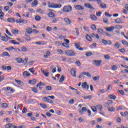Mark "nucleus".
Instances as JSON below:
<instances>
[{"label":"nucleus","mask_w":128,"mask_h":128,"mask_svg":"<svg viewBox=\"0 0 128 128\" xmlns=\"http://www.w3.org/2000/svg\"><path fill=\"white\" fill-rule=\"evenodd\" d=\"M2 72H0V82H2L4 80V76H2Z\"/></svg>","instance_id":"nucleus-29"},{"label":"nucleus","mask_w":128,"mask_h":128,"mask_svg":"<svg viewBox=\"0 0 128 128\" xmlns=\"http://www.w3.org/2000/svg\"><path fill=\"white\" fill-rule=\"evenodd\" d=\"M2 56H8L10 58V55L8 52H2Z\"/></svg>","instance_id":"nucleus-24"},{"label":"nucleus","mask_w":128,"mask_h":128,"mask_svg":"<svg viewBox=\"0 0 128 128\" xmlns=\"http://www.w3.org/2000/svg\"><path fill=\"white\" fill-rule=\"evenodd\" d=\"M116 24H124V22L120 20V18H118L115 20Z\"/></svg>","instance_id":"nucleus-21"},{"label":"nucleus","mask_w":128,"mask_h":128,"mask_svg":"<svg viewBox=\"0 0 128 128\" xmlns=\"http://www.w3.org/2000/svg\"><path fill=\"white\" fill-rule=\"evenodd\" d=\"M108 110H109V112H114L116 110V108H114V107H110L108 108Z\"/></svg>","instance_id":"nucleus-28"},{"label":"nucleus","mask_w":128,"mask_h":128,"mask_svg":"<svg viewBox=\"0 0 128 128\" xmlns=\"http://www.w3.org/2000/svg\"><path fill=\"white\" fill-rule=\"evenodd\" d=\"M91 108L94 112H96V106L91 107Z\"/></svg>","instance_id":"nucleus-48"},{"label":"nucleus","mask_w":128,"mask_h":128,"mask_svg":"<svg viewBox=\"0 0 128 128\" xmlns=\"http://www.w3.org/2000/svg\"><path fill=\"white\" fill-rule=\"evenodd\" d=\"M1 106L2 108H8V104L6 103H2Z\"/></svg>","instance_id":"nucleus-55"},{"label":"nucleus","mask_w":128,"mask_h":128,"mask_svg":"<svg viewBox=\"0 0 128 128\" xmlns=\"http://www.w3.org/2000/svg\"><path fill=\"white\" fill-rule=\"evenodd\" d=\"M40 106L42 108H48V106L46 104H40Z\"/></svg>","instance_id":"nucleus-43"},{"label":"nucleus","mask_w":128,"mask_h":128,"mask_svg":"<svg viewBox=\"0 0 128 128\" xmlns=\"http://www.w3.org/2000/svg\"><path fill=\"white\" fill-rule=\"evenodd\" d=\"M92 80H93L96 81L98 80H100V76H94L92 77Z\"/></svg>","instance_id":"nucleus-44"},{"label":"nucleus","mask_w":128,"mask_h":128,"mask_svg":"<svg viewBox=\"0 0 128 128\" xmlns=\"http://www.w3.org/2000/svg\"><path fill=\"white\" fill-rule=\"evenodd\" d=\"M15 60H16V62L18 63V64H22V62H24V60H22V58H17L15 59Z\"/></svg>","instance_id":"nucleus-18"},{"label":"nucleus","mask_w":128,"mask_h":128,"mask_svg":"<svg viewBox=\"0 0 128 128\" xmlns=\"http://www.w3.org/2000/svg\"><path fill=\"white\" fill-rule=\"evenodd\" d=\"M102 44H105L106 46V44H112V41L110 40H106L102 39Z\"/></svg>","instance_id":"nucleus-8"},{"label":"nucleus","mask_w":128,"mask_h":128,"mask_svg":"<svg viewBox=\"0 0 128 128\" xmlns=\"http://www.w3.org/2000/svg\"><path fill=\"white\" fill-rule=\"evenodd\" d=\"M104 108H108L110 106V104L108 102H106L104 104Z\"/></svg>","instance_id":"nucleus-64"},{"label":"nucleus","mask_w":128,"mask_h":128,"mask_svg":"<svg viewBox=\"0 0 128 128\" xmlns=\"http://www.w3.org/2000/svg\"><path fill=\"white\" fill-rule=\"evenodd\" d=\"M96 108H98V110L100 112H102V108H103L102 105V104L97 105Z\"/></svg>","instance_id":"nucleus-23"},{"label":"nucleus","mask_w":128,"mask_h":128,"mask_svg":"<svg viewBox=\"0 0 128 128\" xmlns=\"http://www.w3.org/2000/svg\"><path fill=\"white\" fill-rule=\"evenodd\" d=\"M15 22L16 24H28V20L23 18H19L16 20Z\"/></svg>","instance_id":"nucleus-5"},{"label":"nucleus","mask_w":128,"mask_h":128,"mask_svg":"<svg viewBox=\"0 0 128 128\" xmlns=\"http://www.w3.org/2000/svg\"><path fill=\"white\" fill-rule=\"evenodd\" d=\"M64 20L67 24H70L72 23V22L70 21V20L67 18H64Z\"/></svg>","instance_id":"nucleus-17"},{"label":"nucleus","mask_w":128,"mask_h":128,"mask_svg":"<svg viewBox=\"0 0 128 128\" xmlns=\"http://www.w3.org/2000/svg\"><path fill=\"white\" fill-rule=\"evenodd\" d=\"M35 20L37 21L40 20V16H35Z\"/></svg>","instance_id":"nucleus-56"},{"label":"nucleus","mask_w":128,"mask_h":128,"mask_svg":"<svg viewBox=\"0 0 128 128\" xmlns=\"http://www.w3.org/2000/svg\"><path fill=\"white\" fill-rule=\"evenodd\" d=\"M108 97H109L110 98H112V100H116V96L114 94H109Z\"/></svg>","instance_id":"nucleus-20"},{"label":"nucleus","mask_w":128,"mask_h":128,"mask_svg":"<svg viewBox=\"0 0 128 128\" xmlns=\"http://www.w3.org/2000/svg\"><path fill=\"white\" fill-rule=\"evenodd\" d=\"M28 70L32 74H34V68H32L28 69Z\"/></svg>","instance_id":"nucleus-49"},{"label":"nucleus","mask_w":128,"mask_h":128,"mask_svg":"<svg viewBox=\"0 0 128 128\" xmlns=\"http://www.w3.org/2000/svg\"><path fill=\"white\" fill-rule=\"evenodd\" d=\"M36 12H39L40 14H44V11L42 10L40 8L37 9Z\"/></svg>","instance_id":"nucleus-31"},{"label":"nucleus","mask_w":128,"mask_h":128,"mask_svg":"<svg viewBox=\"0 0 128 128\" xmlns=\"http://www.w3.org/2000/svg\"><path fill=\"white\" fill-rule=\"evenodd\" d=\"M91 28L93 30H96V26L93 24L91 26Z\"/></svg>","instance_id":"nucleus-41"},{"label":"nucleus","mask_w":128,"mask_h":128,"mask_svg":"<svg viewBox=\"0 0 128 128\" xmlns=\"http://www.w3.org/2000/svg\"><path fill=\"white\" fill-rule=\"evenodd\" d=\"M74 46L76 48H78V50H80V42L76 43L74 44Z\"/></svg>","instance_id":"nucleus-22"},{"label":"nucleus","mask_w":128,"mask_h":128,"mask_svg":"<svg viewBox=\"0 0 128 128\" xmlns=\"http://www.w3.org/2000/svg\"><path fill=\"white\" fill-rule=\"evenodd\" d=\"M12 32L13 34H18V30H12Z\"/></svg>","instance_id":"nucleus-30"},{"label":"nucleus","mask_w":128,"mask_h":128,"mask_svg":"<svg viewBox=\"0 0 128 128\" xmlns=\"http://www.w3.org/2000/svg\"><path fill=\"white\" fill-rule=\"evenodd\" d=\"M7 20L8 22H16V19H14V18H8Z\"/></svg>","instance_id":"nucleus-15"},{"label":"nucleus","mask_w":128,"mask_h":128,"mask_svg":"<svg viewBox=\"0 0 128 128\" xmlns=\"http://www.w3.org/2000/svg\"><path fill=\"white\" fill-rule=\"evenodd\" d=\"M82 74H84V76H88V78H92V75L88 72H84Z\"/></svg>","instance_id":"nucleus-27"},{"label":"nucleus","mask_w":128,"mask_h":128,"mask_svg":"<svg viewBox=\"0 0 128 128\" xmlns=\"http://www.w3.org/2000/svg\"><path fill=\"white\" fill-rule=\"evenodd\" d=\"M64 80V76L62 75L59 80V82H62Z\"/></svg>","instance_id":"nucleus-39"},{"label":"nucleus","mask_w":128,"mask_h":128,"mask_svg":"<svg viewBox=\"0 0 128 128\" xmlns=\"http://www.w3.org/2000/svg\"><path fill=\"white\" fill-rule=\"evenodd\" d=\"M9 42H10L11 44H18L20 42H16L14 40H10L9 41Z\"/></svg>","instance_id":"nucleus-37"},{"label":"nucleus","mask_w":128,"mask_h":128,"mask_svg":"<svg viewBox=\"0 0 128 128\" xmlns=\"http://www.w3.org/2000/svg\"><path fill=\"white\" fill-rule=\"evenodd\" d=\"M47 16H48L49 18H54V16H56V14H54V12H50L48 13Z\"/></svg>","instance_id":"nucleus-14"},{"label":"nucleus","mask_w":128,"mask_h":128,"mask_svg":"<svg viewBox=\"0 0 128 128\" xmlns=\"http://www.w3.org/2000/svg\"><path fill=\"white\" fill-rule=\"evenodd\" d=\"M112 70H118V66L116 65H114L112 66Z\"/></svg>","instance_id":"nucleus-47"},{"label":"nucleus","mask_w":128,"mask_h":128,"mask_svg":"<svg viewBox=\"0 0 128 128\" xmlns=\"http://www.w3.org/2000/svg\"><path fill=\"white\" fill-rule=\"evenodd\" d=\"M30 76V74L28 71H24L23 72V76Z\"/></svg>","instance_id":"nucleus-26"},{"label":"nucleus","mask_w":128,"mask_h":128,"mask_svg":"<svg viewBox=\"0 0 128 128\" xmlns=\"http://www.w3.org/2000/svg\"><path fill=\"white\" fill-rule=\"evenodd\" d=\"M86 38L87 40H88V42H92V37L90 36V35L86 34Z\"/></svg>","instance_id":"nucleus-34"},{"label":"nucleus","mask_w":128,"mask_h":128,"mask_svg":"<svg viewBox=\"0 0 128 128\" xmlns=\"http://www.w3.org/2000/svg\"><path fill=\"white\" fill-rule=\"evenodd\" d=\"M104 58L106 60H110V56L108 54H106L104 56Z\"/></svg>","instance_id":"nucleus-57"},{"label":"nucleus","mask_w":128,"mask_h":128,"mask_svg":"<svg viewBox=\"0 0 128 128\" xmlns=\"http://www.w3.org/2000/svg\"><path fill=\"white\" fill-rule=\"evenodd\" d=\"M32 102H34V100L29 99L27 100V104H32Z\"/></svg>","instance_id":"nucleus-61"},{"label":"nucleus","mask_w":128,"mask_h":128,"mask_svg":"<svg viewBox=\"0 0 128 128\" xmlns=\"http://www.w3.org/2000/svg\"><path fill=\"white\" fill-rule=\"evenodd\" d=\"M122 44H124V46H128V42H126L124 40H122Z\"/></svg>","instance_id":"nucleus-36"},{"label":"nucleus","mask_w":128,"mask_h":128,"mask_svg":"<svg viewBox=\"0 0 128 128\" xmlns=\"http://www.w3.org/2000/svg\"><path fill=\"white\" fill-rule=\"evenodd\" d=\"M90 124H91L92 126H94L96 124V122L94 120H92L90 122Z\"/></svg>","instance_id":"nucleus-58"},{"label":"nucleus","mask_w":128,"mask_h":128,"mask_svg":"<svg viewBox=\"0 0 128 128\" xmlns=\"http://www.w3.org/2000/svg\"><path fill=\"white\" fill-rule=\"evenodd\" d=\"M38 6V0H34L32 4V6Z\"/></svg>","instance_id":"nucleus-38"},{"label":"nucleus","mask_w":128,"mask_h":128,"mask_svg":"<svg viewBox=\"0 0 128 128\" xmlns=\"http://www.w3.org/2000/svg\"><path fill=\"white\" fill-rule=\"evenodd\" d=\"M2 90H4V92H10V94H14V92L15 90H14L12 88H10V86L8 87H4L2 88Z\"/></svg>","instance_id":"nucleus-2"},{"label":"nucleus","mask_w":128,"mask_h":128,"mask_svg":"<svg viewBox=\"0 0 128 128\" xmlns=\"http://www.w3.org/2000/svg\"><path fill=\"white\" fill-rule=\"evenodd\" d=\"M29 84H36V80L34 79L32 80H29L28 81Z\"/></svg>","instance_id":"nucleus-19"},{"label":"nucleus","mask_w":128,"mask_h":128,"mask_svg":"<svg viewBox=\"0 0 128 128\" xmlns=\"http://www.w3.org/2000/svg\"><path fill=\"white\" fill-rule=\"evenodd\" d=\"M84 6H86V8H90V10H94V8L92 7V4L88 3L84 4Z\"/></svg>","instance_id":"nucleus-9"},{"label":"nucleus","mask_w":128,"mask_h":128,"mask_svg":"<svg viewBox=\"0 0 128 128\" xmlns=\"http://www.w3.org/2000/svg\"><path fill=\"white\" fill-rule=\"evenodd\" d=\"M94 66H100V64H102V60H94L92 62Z\"/></svg>","instance_id":"nucleus-6"},{"label":"nucleus","mask_w":128,"mask_h":128,"mask_svg":"<svg viewBox=\"0 0 128 128\" xmlns=\"http://www.w3.org/2000/svg\"><path fill=\"white\" fill-rule=\"evenodd\" d=\"M75 8H76V10H80V5H76L75 6Z\"/></svg>","instance_id":"nucleus-63"},{"label":"nucleus","mask_w":128,"mask_h":128,"mask_svg":"<svg viewBox=\"0 0 128 128\" xmlns=\"http://www.w3.org/2000/svg\"><path fill=\"white\" fill-rule=\"evenodd\" d=\"M40 86H42V82H40L36 86V88H39L40 90H42V87H40Z\"/></svg>","instance_id":"nucleus-54"},{"label":"nucleus","mask_w":128,"mask_h":128,"mask_svg":"<svg viewBox=\"0 0 128 128\" xmlns=\"http://www.w3.org/2000/svg\"><path fill=\"white\" fill-rule=\"evenodd\" d=\"M1 40H2L3 42H8V38H6V36H1Z\"/></svg>","instance_id":"nucleus-35"},{"label":"nucleus","mask_w":128,"mask_h":128,"mask_svg":"<svg viewBox=\"0 0 128 128\" xmlns=\"http://www.w3.org/2000/svg\"><path fill=\"white\" fill-rule=\"evenodd\" d=\"M98 32H99V34H104V30H102V28H99L98 30Z\"/></svg>","instance_id":"nucleus-62"},{"label":"nucleus","mask_w":128,"mask_h":128,"mask_svg":"<svg viewBox=\"0 0 128 128\" xmlns=\"http://www.w3.org/2000/svg\"><path fill=\"white\" fill-rule=\"evenodd\" d=\"M12 126V124H8L6 125L5 128H11Z\"/></svg>","instance_id":"nucleus-42"},{"label":"nucleus","mask_w":128,"mask_h":128,"mask_svg":"<svg viewBox=\"0 0 128 128\" xmlns=\"http://www.w3.org/2000/svg\"><path fill=\"white\" fill-rule=\"evenodd\" d=\"M46 44H47L46 42H44V41L36 42V44H38V46H46Z\"/></svg>","instance_id":"nucleus-12"},{"label":"nucleus","mask_w":128,"mask_h":128,"mask_svg":"<svg viewBox=\"0 0 128 128\" xmlns=\"http://www.w3.org/2000/svg\"><path fill=\"white\" fill-rule=\"evenodd\" d=\"M6 50L10 51V50H14V48L12 46H11L10 48H6Z\"/></svg>","instance_id":"nucleus-52"},{"label":"nucleus","mask_w":128,"mask_h":128,"mask_svg":"<svg viewBox=\"0 0 128 128\" xmlns=\"http://www.w3.org/2000/svg\"><path fill=\"white\" fill-rule=\"evenodd\" d=\"M48 6L52 8H62V4L48 2Z\"/></svg>","instance_id":"nucleus-1"},{"label":"nucleus","mask_w":128,"mask_h":128,"mask_svg":"<svg viewBox=\"0 0 128 128\" xmlns=\"http://www.w3.org/2000/svg\"><path fill=\"white\" fill-rule=\"evenodd\" d=\"M114 28H116V30H120L121 28H122V25H115Z\"/></svg>","instance_id":"nucleus-32"},{"label":"nucleus","mask_w":128,"mask_h":128,"mask_svg":"<svg viewBox=\"0 0 128 128\" xmlns=\"http://www.w3.org/2000/svg\"><path fill=\"white\" fill-rule=\"evenodd\" d=\"M26 30L28 34H32V29L31 28H28L26 29Z\"/></svg>","instance_id":"nucleus-33"},{"label":"nucleus","mask_w":128,"mask_h":128,"mask_svg":"<svg viewBox=\"0 0 128 128\" xmlns=\"http://www.w3.org/2000/svg\"><path fill=\"white\" fill-rule=\"evenodd\" d=\"M117 110H124V108H122V106H119L116 108Z\"/></svg>","instance_id":"nucleus-59"},{"label":"nucleus","mask_w":128,"mask_h":128,"mask_svg":"<svg viewBox=\"0 0 128 128\" xmlns=\"http://www.w3.org/2000/svg\"><path fill=\"white\" fill-rule=\"evenodd\" d=\"M106 32H112L114 30V26H112L110 27L106 28Z\"/></svg>","instance_id":"nucleus-13"},{"label":"nucleus","mask_w":128,"mask_h":128,"mask_svg":"<svg viewBox=\"0 0 128 128\" xmlns=\"http://www.w3.org/2000/svg\"><path fill=\"white\" fill-rule=\"evenodd\" d=\"M62 46H64V48H70V45L66 43L63 42Z\"/></svg>","instance_id":"nucleus-40"},{"label":"nucleus","mask_w":128,"mask_h":128,"mask_svg":"<svg viewBox=\"0 0 128 128\" xmlns=\"http://www.w3.org/2000/svg\"><path fill=\"white\" fill-rule=\"evenodd\" d=\"M50 56V50H47L44 54V58H48Z\"/></svg>","instance_id":"nucleus-10"},{"label":"nucleus","mask_w":128,"mask_h":128,"mask_svg":"<svg viewBox=\"0 0 128 128\" xmlns=\"http://www.w3.org/2000/svg\"><path fill=\"white\" fill-rule=\"evenodd\" d=\"M90 18L92 20H98V18H96V15L94 14H92L90 16Z\"/></svg>","instance_id":"nucleus-16"},{"label":"nucleus","mask_w":128,"mask_h":128,"mask_svg":"<svg viewBox=\"0 0 128 128\" xmlns=\"http://www.w3.org/2000/svg\"><path fill=\"white\" fill-rule=\"evenodd\" d=\"M92 52H87L86 53V56H92Z\"/></svg>","instance_id":"nucleus-60"},{"label":"nucleus","mask_w":128,"mask_h":128,"mask_svg":"<svg viewBox=\"0 0 128 128\" xmlns=\"http://www.w3.org/2000/svg\"><path fill=\"white\" fill-rule=\"evenodd\" d=\"M100 7H101L102 8H106V5L104 4H101L100 5Z\"/></svg>","instance_id":"nucleus-45"},{"label":"nucleus","mask_w":128,"mask_h":128,"mask_svg":"<svg viewBox=\"0 0 128 128\" xmlns=\"http://www.w3.org/2000/svg\"><path fill=\"white\" fill-rule=\"evenodd\" d=\"M46 30L47 32H52V28H51V27L49 26L46 27Z\"/></svg>","instance_id":"nucleus-53"},{"label":"nucleus","mask_w":128,"mask_h":128,"mask_svg":"<svg viewBox=\"0 0 128 128\" xmlns=\"http://www.w3.org/2000/svg\"><path fill=\"white\" fill-rule=\"evenodd\" d=\"M120 44L118 42H116L114 45V48H116L117 50H118L120 48Z\"/></svg>","instance_id":"nucleus-25"},{"label":"nucleus","mask_w":128,"mask_h":128,"mask_svg":"<svg viewBox=\"0 0 128 128\" xmlns=\"http://www.w3.org/2000/svg\"><path fill=\"white\" fill-rule=\"evenodd\" d=\"M65 54L67 56H74L76 55V53L74 52L72 50H66Z\"/></svg>","instance_id":"nucleus-3"},{"label":"nucleus","mask_w":128,"mask_h":128,"mask_svg":"<svg viewBox=\"0 0 128 128\" xmlns=\"http://www.w3.org/2000/svg\"><path fill=\"white\" fill-rule=\"evenodd\" d=\"M70 72L72 76H74V78H76V69H74V68H72L71 69Z\"/></svg>","instance_id":"nucleus-11"},{"label":"nucleus","mask_w":128,"mask_h":128,"mask_svg":"<svg viewBox=\"0 0 128 128\" xmlns=\"http://www.w3.org/2000/svg\"><path fill=\"white\" fill-rule=\"evenodd\" d=\"M82 88L86 89L88 90V88H90V86L88 84V82H84L82 84Z\"/></svg>","instance_id":"nucleus-7"},{"label":"nucleus","mask_w":128,"mask_h":128,"mask_svg":"<svg viewBox=\"0 0 128 128\" xmlns=\"http://www.w3.org/2000/svg\"><path fill=\"white\" fill-rule=\"evenodd\" d=\"M105 16H107L108 18H112V15L110 14L108 12H106L104 14Z\"/></svg>","instance_id":"nucleus-50"},{"label":"nucleus","mask_w":128,"mask_h":128,"mask_svg":"<svg viewBox=\"0 0 128 128\" xmlns=\"http://www.w3.org/2000/svg\"><path fill=\"white\" fill-rule=\"evenodd\" d=\"M72 8L71 6H64L63 8V12H72Z\"/></svg>","instance_id":"nucleus-4"},{"label":"nucleus","mask_w":128,"mask_h":128,"mask_svg":"<svg viewBox=\"0 0 128 128\" xmlns=\"http://www.w3.org/2000/svg\"><path fill=\"white\" fill-rule=\"evenodd\" d=\"M52 22H53V24H56V22H57V20L56 18L53 17L52 19Z\"/></svg>","instance_id":"nucleus-51"},{"label":"nucleus","mask_w":128,"mask_h":128,"mask_svg":"<svg viewBox=\"0 0 128 128\" xmlns=\"http://www.w3.org/2000/svg\"><path fill=\"white\" fill-rule=\"evenodd\" d=\"M118 50H119V52H122V54H124L126 52V50L124 48L119 49Z\"/></svg>","instance_id":"nucleus-46"}]
</instances>
